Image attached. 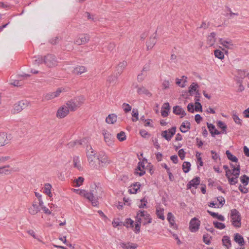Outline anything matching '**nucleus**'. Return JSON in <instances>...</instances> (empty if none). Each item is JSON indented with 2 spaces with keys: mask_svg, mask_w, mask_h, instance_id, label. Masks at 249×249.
I'll return each instance as SVG.
<instances>
[{
  "mask_svg": "<svg viewBox=\"0 0 249 249\" xmlns=\"http://www.w3.org/2000/svg\"><path fill=\"white\" fill-rule=\"evenodd\" d=\"M136 221L143 225H146L151 223L152 219L150 214L146 211L139 210L137 213Z\"/></svg>",
  "mask_w": 249,
  "mask_h": 249,
  "instance_id": "1",
  "label": "nucleus"
},
{
  "mask_svg": "<svg viewBox=\"0 0 249 249\" xmlns=\"http://www.w3.org/2000/svg\"><path fill=\"white\" fill-rule=\"evenodd\" d=\"M84 101L83 96H78L67 102V107L70 111H74L84 103Z\"/></svg>",
  "mask_w": 249,
  "mask_h": 249,
  "instance_id": "2",
  "label": "nucleus"
},
{
  "mask_svg": "<svg viewBox=\"0 0 249 249\" xmlns=\"http://www.w3.org/2000/svg\"><path fill=\"white\" fill-rule=\"evenodd\" d=\"M231 222L236 228L241 226V217L239 212L235 209H232L230 213Z\"/></svg>",
  "mask_w": 249,
  "mask_h": 249,
  "instance_id": "3",
  "label": "nucleus"
},
{
  "mask_svg": "<svg viewBox=\"0 0 249 249\" xmlns=\"http://www.w3.org/2000/svg\"><path fill=\"white\" fill-rule=\"evenodd\" d=\"M73 191L76 193L82 196H84L85 197L87 198L91 202L93 206H97L98 205V201L97 199L94 196L92 193L87 192L84 190L73 189Z\"/></svg>",
  "mask_w": 249,
  "mask_h": 249,
  "instance_id": "4",
  "label": "nucleus"
},
{
  "mask_svg": "<svg viewBox=\"0 0 249 249\" xmlns=\"http://www.w3.org/2000/svg\"><path fill=\"white\" fill-rule=\"evenodd\" d=\"M43 62L49 67H53L57 65V61L53 54H48L44 57Z\"/></svg>",
  "mask_w": 249,
  "mask_h": 249,
  "instance_id": "5",
  "label": "nucleus"
},
{
  "mask_svg": "<svg viewBox=\"0 0 249 249\" xmlns=\"http://www.w3.org/2000/svg\"><path fill=\"white\" fill-rule=\"evenodd\" d=\"M200 221L197 218L194 217L190 221L189 229L192 232H196L197 231L200 226Z\"/></svg>",
  "mask_w": 249,
  "mask_h": 249,
  "instance_id": "6",
  "label": "nucleus"
},
{
  "mask_svg": "<svg viewBox=\"0 0 249 249\" xmlns=\"http://www.w3.org/2000/svg\"><path fill=\"white\" fill-rule=\"evenodd\" d=\"M30 103L26 100H21L15 104L14 106V113H18L22 111L24 108L28 107Z\"/></svg>",
  "mask_w": 249,
  "mask_h": 249,
  "instance_id": "7",
  "label": "nucleus"
},
{
  "mask_svg": "<svg viewBox=\"0 0 249 249\" xmlns=\"http://www.w3.org/2000/svg\"><path fill=\"white\" fill-rule=\"evenodd\" d=\"M102 133L106 144L108 146L112 145L113 143V136L106 129L103 130Z\"/></svg>",
  "mask_w": 249,
  "mask_h": 249,
  "instance_id": "8",
  "label": "nucleus"
},
{
  "mask_svg": "<svg viewBox=\"0 0 249 249\" xmlns=\"http://www.w3.org/2000/svg\"><path fill=\"white\" fill-rule=\"evenodd\" d=\"M90 37L87 34H81L75 40L74 43L77 45L85 44L89 42Z\"/></svg>",
  "mask_w": 249,
  "mask_h": 249,
  "instance_id": "9",
  "label": "nucleus"
},
{
  "mask_svg": "<svg viewBox=\"0 0 249 249\" xmlns=\"http://www.w3.org/2000/svg\"><path fill=\"white\" fill-rule=\"evenodd\" d=\"M176 127H172L171 128L162 132L161 136L167 141H169L176 133Z\"/></svg>",
  "mask_w": 249,
  "mask_h": 249,
  "instance_id": "10",
  "label": "nucleus"
},
{
  "mask_svg": "<svg viewBox=\"0 0 249 249\" xmlns=\"http://www.w3.org/2000/svg\"><path fill=\"white\" fill-rule=\"evenodd\" d=\"M69 110L67 106H63L58 109L56 116L59 118H64L68 114Z\"/></svg>",
  "mask_w": 249,
  "mask_h": 249,
  "instance_id": "11",
  "label": "nucleus"
},
{
  "mask_svg": "<svg viewBox=\"0 0 249 249\" xmlns=\"http://www.w3.org/2000/svg\"><path fill=\"white\" fill-rule=\"evenodd\" d=\"M10 140V136H8L5 132L0 133V146H3L8 144Z\"/></svg>",
  "mask_w": 249,
  "mask_h": 249,
  "instance_id": "12",
  "label": "nucleus"
},
{
  "mask_svg": "<svg viewBox=\"0 0 249 249\" xmlns=\"http://www.w3.org/2000/svg\"><path fill=\"white\" fill-rule=\"evenodd\" d=\"M97 159L99 163L103 165L109 164L110 163V160H108V157L103 152L99 154Z\"/></svg>",
  "mask_w": 249,
  "mask_h": 249,
  "instance_id": "13",
  "label": "nucleus"
},
{
  "mask_svg": "<svg viewBox=\"0 0 249 249\" xmlns=\"http://www.w3.org/2000/svg\"><path fill=\"white\" fill-rule=\"evenodd\" d=\"M132 87L134 89H137V93L141 95V94H145L146 95H150V92L147 89H146L145 87L143 86H140L139 87L138 85L137 84H134L132 85Z\"/></svg>",
  "mask_w": 249,
  "mask_h": 249,
  "instance_id": "14",
  "label": "nucleus"
},
{
  "mask_svg": "<svg viewBox=\"0 0 249 249\" xmlns=\"http://www.w3.org/2000/svg\"><path fill=\"white\" fill-rule=\"evenodd\" d=\"M219 42L224 47L229 49H232L234 47V45L233 44L232 41L230 39L224 40L223 39H220Z\"/></svg>",
  "mask_w": 249,
  "mask_h": 249,
  "instance_id": "15",
  "label": "nucleus"
},
{
  "mask_svg": "<svg viewBox=\"0 0 249 249\" xmlns=\"http://www.w3.org/2000/svg\"><path fill=\"white\" fill-rule=\"evenodd\" d=\"M167 219L170 225V227L174 229H177L178 226L175 221V217L172 213H168Z\"/></svg>",
  "mask_w": 249,
  "mask_h": 249,
  "instance_id": "16",
  "label": "nucleus"
},
{
  "mask_svg": "<svg viewBox=\"0 0 249 249\" xmlns=\"http://www.w3.org/2000/svg\"><path fill=\"white\" fill-rule=\"evenodd\" d=\"M234 240L240 246L242 247L245 245V240L243 237L239 233H235L234 235Z\"/></svg>",
  "mask_w": 249,
  "mask_h": 249,
  "instance_id": "17",
  "label": "nucleus"
},
{
  "mask_svg": "<svg viewBox=\"0 0 249 249\" xmlns=\"http://www.w3.org/2000/svg\"><path fill=\"white\" fill-rule=\"evenodd\" d=\"M136 173L140 176H142L145 173V165L143 162H139L138 163Z\"/></svg>",
  "mask_w": 249,
  "mask_h": 249,
  "instance_id": "18",
  "label": "nucleus"
},
{
  "mask_svg": "<svg viewBox=\"0 0 249 249\" xmlns=\"http://www.w3.org/2000/svg\"><path fill=\"white\" fill-rule=\"evenodd\" d=\"M170 109V107L168 103H164L162 107L161 110V115L163 117H166L168 115V113Z\"/></svg>",
  "mask_w": 249,
  "mask_h": 249,
  "instance_id": "19",
  "label": "nucleus"
},
{
  "mask_svg": "<svg viewBox=\"0 0 249 249\" xmlns=\"http://www.w3.org/2000/svg\"><path fill=\"white\" fill-rule=\"evenodd\" d=\"M156 214L158 217L161 220H164L165 216L164 215V209L160 205L156 207Z\"/></svg>",
  "mask_w": 249,
  "mask_h": 249,
  "instance_id": "20",
  "label": "nucleus"
},
{
  "mask_svg": "<svg viewBox=\"0 0 249 249\" xmlns=\"http://www.w3.org/2000/svg\"><path fill=\"white\" fill-rule=\"evenodd\" d=\"M40 211V207L34 202L32 205L29 209V212L30 214L34 215L38 213Z\"/></svg>",
  "mask_w": 249,
  "mask_h": 249,
  "instance_id": "21",
  "label": "nucleus"
},
{
  "mask_svg": "<svg viewBox=\"0 0 249 249\" xmlns=\"http://www.w3.org/2000/svg\"><path fill=\"white\" fill-rule=\"evenodd\" d=\"M240 175V173H239V169L238 168H236V169H232L231 170V169H229L228 170H227L226 172V177H227V178H229L230 177H231V176L232 175H233V176H239Z\"/></svg>",
  "mask_w": 249,
  "mask_h": 249,
  "instance_id": "22",
  "label": "nucleus"
},
{
  "mask_svg": "<svg viewBox=\"0 0 249 249\" xmlns=\"http://www.w3.org/2000/svg\"><path fill=\"white\" fill-rule=\"evenodd\" d=\"M120 246L124 249H136L138 247L136 244L130 242L121 243Z\"/></svg>",
  "mask_w": 249,
  "mask_h": 249,
  "instance_id": "23",
  "label": "nucleus"
},
{
  "mask_svg": "<svg viewBox=\"0 0 249 249\" xmlns=\"http://www.w3.org/2000/svg\"><path fill=\"white\" fill-rule=\"evenodd\" d=\"M157 40L156 38V35L150 37L149 39L146 43L147 50L151 49L156 43Z\"/></svg>",
  "mask_w": 249,
  "mask_h": 249,
  "instance_id": "24",
  "label": "nucleus"
},
{
  "mask_svg": "<svg viewBox=\"0 0 249 249\" xmlns=\"http://www.w3.org/2000/svg\"><path fill=\"white\" fill-rule=\"evenodd\" d=\"M173 113L177 115H181V117L186 115L184 110L180 106H176L173 107Z\"/></svg>",
  "mask_w": 249,
  "mask_h": 249,
  "instance_id": "25",
  "label": "nucleus"
},
{
  "mask_svg": "<svg viewBox=\"0 0 249 249\" xmlns=\"http://www.w3.org/2000/svg\"><path fill=\"white\" fill-rule=\"evenodd\" d=\"M200 178L196 177L192 179L187 184V188L190 189L191 187H196L200 183Z\"/></svg>",
  "mask_w": 249,
  "mask_h": 249,
  "instance_id": "26",
  "label": "nucleus"
},
{
  "mask_svg": "<svg viewBox=\"0 0 249 249\" xmlns=\"http://www.w3.org/2000/svg\"><path fill=\"white\" fill-rule=\"evenodd\" d=\"M141 184L140 183L137 182L131 185L128 190L130 194H135L140 190Z\"/></svg>",
  "mask_w": 249,
  "mask_h": 249,
  "instance_id": "27",
  "label": "nucleus"
},
{
  "mask_svg": "<svg viewBox=\"0 0 249 249\" xmlns=\"http://www.w3.org/2000/svg\"><path fill=\"white\" fill-rule=\"evenodd\" d=\"M207 126L213 137L220 134V132L215 129V127L213 124L207 123Z\"/></svg>",
  "mask_w": 249,
  "mask_h": 249,
  "instance_id": "28",
  "label": "nucleus"
},
{
  "mask_svg": "<svg viewBox=\"0 0 249 249\" xmlns=\"http://www.w3.org/2000/svg\"><path fill=\"white\" fill-rule=\"evenodd\" d=\"M222 241L223 245L224 246L226 247V248L227 249H229V248H230L231 247V240L230 239V238L228 236H227V235L224 236L222 238Z\"/></svg>",
  "mask_w": 249,
  "mask_h": 249,
  "instance_id": "29",
  "label": "nucleus"
},
{
  "mask_svg": "<svg viewBox=\"0 0 249 249\" xmlns=\"http://www.w3.org/2000/svg\"><path fill=\"white\" fill-rule=\"evenodd\" d=\"M190 129V123L188 121L183 122L180 126V130L182 133H186Z\"/></svg>",
  "mask_w": 249,
  "mask_h": 249,
  "instance_id": "30",
  "label": "nucleus"
},
{
  "mask_svg": "<svg viewBox=\"0 0 249 249\" xmlns=\"http://www.w3.org/2000/svg\"><path fill=\"white\" fill-rule=\"evenodd\" d=\"M117 116L115 114H111L106 118V122L108 124H113L117 121Z\"/></svg>",
  "mask_w": 249,
  "mask_h": 249,
  "instance_id": "31",
  "label": "nucleus"
},
{
  "mask_svg": "<svg viewBox=\"0 0 249 249\" xmlns=\"http://www.w3.org/2000/svg\"><path fill=\"white\" fill-rule=\"evenodd\" d=\"M87 69L84 66H79L75 68L72 71V72L75 74L80 75L86 72Z\"/></svg>",
  "mask_w": 249,
  "mask_h": 249,
  "instance_id": "32",
  "label": "nucleus"
},
{
  "mask_svg": "<svg viewBox=\"0 0 249 249\" xmlns=\"http://www.w3.org/2000/svg\"><path fill=\"white\" fill-rule=\"evenodd\" d=\"M9 166H4L0 167V177L3 175H9L11 173V170L9 169Z\"/></svg>",
  "mask_w": 249,
  "mask_h": 249,
  "instance_id": "33",
  "label": "nucleus"
},
{
  "mask_svg": "<svg viewBox=\"0 0 249 249\" xmlns=\"http://www.w3.org/2000/svg\"><path fill=\"white\" fill-rule=\"evenodd\" d=\"M215 42V34L214 33H211L210 35L207 37L208 44L212 46L214 45Z\"/></svg>",
  "mask_w": 249,
  "mask_h": 249,
  "instance_id": "34",
  "label": "nucleus"
},
{
  "mask_svg": "<svg viewBox=\"0 0 249 249\" xmlns=\"http://www.w3.org/2000/svg\"><path fill=\"white\" fill-rule=\"evenodd\" d=\"M207 212L213 217L216 218L221 221H225V217L222 215L219 214L218 213H214L209 210H208Z\"/></svg>",
  "mask_w": 249,
  "mask_h": 249,
  "instance_id": "35",
  "label": "nucleus"
},
{
  "mask_svg": "<svg viewBox=\"0 0 249 249\" xmlns=\"http://www.w3.org/2000/svg\"><path fill=\"white\" fill-rule=\"evenodd\" d=\"M226 154L227 155V157L228 158V159L231 160V161L232 162H234L235 163H238V158L234 156L233 155H232L230 152V151L229 150H227L226 151Z\"/></svg>",
  "mask_w": 249,
  "mask_h": 249,
  "instance_id": "36",
  "label": "nucleus"
},
{
  "mask_svg": "<svg viewBox=\"0 0 249 249\" xmlns=\"http://www.w3.org/2000/svg\"><path fill=\"white\" fill-rule=\"evenodd\" d=\"M84 180V178H83L82 177H78L77 178H76L75 179H74L73 180V186L75 187H78L80 186L82 184Z\"/></svg>",
  "mask_w": 249,
  "mask_h": 249,
  "instance_id": "37",
  "label": "nucleus"
},
{
  "mask_svg": "<svg viewBox=\"0 0 249 249\" xmlns=\"http://www.w3.org/2000/svg\"><path fill=\"white\" fill-rule=\"evenodd\" d=\"M44 63L43 58L41 56H35L33 60V63L35 65H39Z\"/></svg>",
  "mask_w": 249,
  "mask_h": 249,
  "instance_id": "38",
  "label": "nucleus"
},
{
  "mask_svg": "<svg viewBox=\"0 0 249 249\" xmlns=\"http://www.w3.org/2000/svg\"><path fill=\"white\" fill-rule=\"evenodd\" d=\"M126 65L127 62L125 61H123L122 62H120L117 67L118 72L121 73L126 66Z\"/></svg>",
  "mask_w": 249,
  "mask_h": 249,
  "instance_id": "39",
  "label": "nucleus"
},
{
  "mask_svg": "<svg viewBox=\"0 0 249 249\" xmlns=\"http://www.w3.org/2000/svg\"><path fill=\"white\" fill-rule=\"evenodd\" d=\"M191 168V163L188 161H184L182 164V169L184 173L189 172Z\"/></svg>",
  "mask_w": 249,
  "mask_h": 249,
  "instance_id": "40",
  "label": "nucleus"
},
{
  "mask_svg": "<svg viewBox=\"0 0 249 249\" xmlns=\"http://www.w3.org/2000/svg\"><path fill=\"white\" fill-rule=\"evenodd\" d=\"M52 188V186L51 184L47 183L45 184L44 192L49 196L51 197V189Z\"/></svg>",
  "mask_w": 249,
  "mask_h": 249,
  "instance_id": "41",
  "label": "nucleus"
},
{
  "mask_svg": "<svg viewBox=\"0 0 249 249\" xmlns=\"http://www.w3.org/2000/svg\"><path fill=\"white\" fill-rule=\"evenodd\" d=\"M74 167L77 168L78 170H80L81 169V166L80 164V160L78 157H75L73 158V160Z\"/></svg>",
  "mask_w": 249,
  "mask_h": 249,
  "instance_id": "42",
  "label": "nucleus"
},
{
  "mask_svg": "<svg viewBox=\"0 0 249 249\" xmlns=\"http://www.w3.org/2000/svg\"><path fill=\"white\" fill-rule=\"evenodd\" d=\"M239 176H234V177H230L228 178L229 183L230 185H235L238 182V178Z\"/></svg>",
  "mask_w": 249,
  "mask_h": 249,
  "instance_id": "43",
  "label": "nucleus"
},
{
  "mask_svg": "<svg viewBox=\"0 0 249 249\" xmlns=\"http://www.w3.org/2000/svg\"><path fill=\"white\" fill-rule=\"evenodd\" d=\"M87 155L88 159L89 162V164L93 167H95V165L94 162V159L95 158V157H92L89 156V150H88V152H87Z\"/></svg>",
  "mask_w": 249,
  "mask_h": 249,
  "instance_id": "44",
  "label": "nucleus"
},
{
  "mask_svg": "<svg viewBox=\"0 0 249 249\" xmlns=\"http://www.w3.org/2000/svg\"><path fill=\"white\" fill-rule=\"evenodd\" d=\"M232 118L234 122L239 125L242 124V120L239 118L238 116L234 112H233L232 115Z\"/></svg>",
  "mask_w": 249,
  "mask_h": 249,
  "instance_id": "45",
  "label": "nucleus"
},
{
  "mask_svg": "<svg viewBox=\"0 0 249 249\" xmlns=\"http://www.w3.org/2000/svg\"><path fill=\"white\" fill-rule=\"evenodd\" d=\"M213 224L216 228L219 230H222L225 228V225L224 223L219 222L217 221H213Z\"/></svg>",
  "mask_w": 249,
  "mask_h": 249,
  "instance_id": "46",
  "label": "nucleus"
},
{
  "mask_svg": "<svg viewBox=\"0 0 249 249\" xmlns=\"http://www.w3.org/2000/svg\"><path fill=\"white\" fill-rule=\"evenodd\" d=\"M117 138L121 142L124 141L126 139V136L124 131H121L117 134Z\"/></svg>",
  "mask_w": 249,
  "mask_h": 249,
  "instance_id": "47",
  "label": "nucleus"
},
{
  "mask_svg": "<svg viewBox=\"0 0 249 249\" xmlns=\"http://www.w3.org/2000/svg\"><path fill=\"white\" fill-rule=\"evenodd\" d=\"M214 54L216 57L220 59H223L224 57L223 53L219 50H215L214 52Z\"/></svg>",
  "mask_w": 249,
  "mask_h": 249,
  "instance_id": "48",
  "label": "nucleus"
},
{
  "mask_svg": "<svg viewBox=\"0 0 249 249\" xmlns=\"http://www.w3.org/2000/svg\"><path fill=\"white\" fill-rule=\"evenodd\" d=\"M217 126L222 129L223 133H226L227 125L226 124L221 121H218L217 123Z\"/></svg>",
  "mask_w": 249,
  "mask_h": 249,
  "instance_id": "49",
  "label": "nucleus"
},
{
  "mask_svg": "<svg viewBox=\"0 0 249 249\" xmlns=\"http://www.w3.org/2000/svg\"><path fill=\"white\" fill-rule=\"evenodd\" d=\"M139 113L137 109L133 108L132 112V116L133 117L132 121L136 122L138 119Z\"/></svg>",
  "mask_w": 249,
  "mask_h": 249,
  "instance_id": "50",
  "label": "nucleus"
},
{
  "mask_svg": "<svg viewBox=\"0 0 249 249\" xmlns=\"http://www.w3.org/2000/svg\"><path fill=\"white\" fill-rule=\"evenodd\" d=\"M134 224V221L130 218H127L125 220L124 226L126 227L127 228L129 227H133Z\"/></svg>",
  "mask_w": 249,
  "mask_h": 249,
  "instance_id": "51",
  "label": "nucleus"
},
{
  "mask_svg": "<svg viewBox=\"0 0 249 249\" xmlns=\"http://www.w3.org/2000/svg\"><path fill=\"white\" fill-rule=\"evenodd\" d=\"M240 180L241 182L244 184L245 186H246L249 183V177L247 176L244 175L243 176H242L240 178Z\"/></svg>",
  "mask_w": 249,
  "mask_h": 249,
  "instance_id": "52",
  "label": "nucleus"
},
{
  "mask_svg": "<svg viewBox=\"0 0 249 249\" xmlns=\"http://www.w3.org/2000/svg\"><path fill=\"white\" fill-rule=\"evenodd\" d=\"M199 99H197L195 101V110L196 111H202V107L201 104L199 102Z\"/></svg>",
  "mask_w": 249,
  "mask_h": 249,
  "instance_id": "53",
  "label": "nucleus"
},
{
  "mask_svg": "<svg viewBox=\"0 0 249 249\" xmlns=\"http://www.w3.org/2000/svg\"><path fill=\"white\" fill-rule=\"evenodd\" d=\"M198 86L197 84L193 83L189 88V91L191 94L193 91H196L198 88Z\"/></svg>",
  "mask_w": 249,
  "mask_h": 249,
  "instance_id": "54",
  "label": "nucleus"
},
{
  "mask_svg": "<svg viewBox=\"0 0 249 249\" xmlns=\"http://www.w3.org/2000/svg\"><path fill=\"white\" fill-rule=\"evenodd\" d=\"M54 98H55V97L53 92L46 93V94H45L44 95V99H45L46 100H51Z\"/></svg>",
  "mask_w": 249,
  "mask_h": 249,
  "instance_id": "55",
  "label": "nucleus"
},
{
  "mask_svg": "<svg viewBox=\"0 0 249 249\" xmlns=\"http://www.w3.org/2000/svg\"><path fill=\"white\" fill-rule=\"evenodd\" d=\"M122 108L125 112H128L131 110V107L128 104L124 103L122 105Z\"/></svg>",
  "mask_w": 249,
  "mask_h": 249,
  "instance_id": "56",
  "label": "nucleus"
},
{
  "mask_svg": "<svg viewBox=\"0 0 249 249\" xmlns=\"http://www.w3.org/2000/svg\"><path fill=\"white\" fill-rule=\"evenodd\" d=\"M203 241L207 245H209L211 243L210 238L208 234H204L203 235Z\"/></svg>",
  "mask_w": 249,
  "mask_h": 249,
  "instance_id": "57",
  "label": "nucleus"
},
{
  "mask_svg": "<svg viewBox=\"0 0 249 249\" xmlns=\"http://www.w3.org/2000/svg\"><path fill=\"white\" fill-rule=\"evenodd\" d=\"M64 91H65L64 88H59L57 89L55 91L53 92V93L55 95V97H57L60 95L61 93Z\"/></svg>",
  "mask_w": 249,
  "mask_h": 249,
  "instance_id": "58",
  "label": "nucleus"
},
{
  "mask_svg": "<svg viewBox=\"0 0 249 249\" xmlns=\"http://www.w3.org/2000/svg\"><path fill=\"white\" fill-rule=\"evenodd\" d=\"M88 150H89V156L95 157V152L90 145L87 146V150L88 151Z\"/></svg>",
  "mask_w": 249,
  "mask_h": 249,
  "instance_id": "59",
  "label": "nucleus"
},
{
  "mask_svg": "<svg viewBox=\"0 0 249 249\" xmlns=\"http://www.w3.org/2000/svg\"><path fill=\"white\" fill-rule=\"evenodd\" d=\"M147 203V200L145 199V198H143L141 200V203L139 205V207L140 208H144L146 207Z\"/></svg>",
  "mask_w": 249,
  "mask_h": 249,
  "instance_id": "60",
  "label": "nucleus"
},
{
  "mask_svg": "<svg viewBox=\"0 0 249 249\" xmlns=\"http://www.w3.org/2000/svg\"><path fill=\"white\" fill-rule=\"evenodd\" d=\"M162 88L164 89L169 88L170 82L168 80H164L162 84Z\"/></svg>",
  "mask_w": 249,
  "mask_h": 249,
  "instance_id": "61",
  "label": "nucleus"
},
{
  "mask_svg": "<svg viewBox=\"0 0 249 249\" xmlns=\"http://www.w3.org/2000/svg\"><path fill=\"white\" fill-rule=\"evenodd\" d=\"M141 224V223H139L137 221H136L135 227L134 230L135 233H138L140 232Z\"/></svg>",
  "mask_w": 249,
  "mask_h": 249,
  "instance_id": "62",
  "label": "nucleus"
},
{
  "mask_svg": "<svg viewBox=\"0 0 249 249\" xmlns=\"http://www.w3.org/2000/svg\"><path fill=\"white\" fill-rule=\"evenodd\" d=\"M145 76H146V73L142 72L141 73L139 74L137 76V79H138V81H139V82L142 81L144 79Z\"/></svg>",
  "mask_w": 249,
  "mask_h": 249,
  "instance_id": "63",
  "label": "nucleus"
},
{
  "mask_svg": "<svg viewBox=\"0 0 249 249\" xmlns=\"http://www.w3.org/2000/svg\"><path fill=\"white\" fill-rule=\"evenodd\" d=\"M178 154L180 158L183 160L185 158V153L183 149H180L178 151Z\"/></svg>",
  "mask_w": 249,
  "mask_h": 249,
  "instance_id": "64",
  "label": "nucleus"
}]
</instances>
